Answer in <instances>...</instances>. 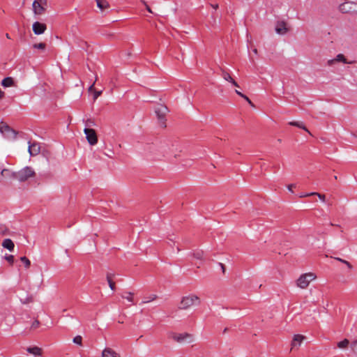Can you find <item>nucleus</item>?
Returning <instances> with one entry per match:
<instances>
[{
    "label": "nucleus",
    "instance_id": "obj_1",
    "mask_svg": "<svg viewBox=\"0 0 357 357\" xmlns=\"http://www.w3.org/2000/svg\"><path fill=\"white\" fill-rule=\"evenodd\" d=\"M168 337L178 344L192 343L195 341L194 335L188 333L169 332Z\"/></svg>",
    "mask_w": 357,
    "mask_h": 357
},
{
    "label": "nucleus",
    "instance_id": "obj_2",
    "mask_svg": "<svg viewBox=\"0 0 357 357\" xmlns=\"http://www.w3.org/2000/svg\"><path fill=\"white\" fill-rule=\"evenodd\" d=\"M201 304L200 298L194 294H190L183 296L180 302V309L188 310L195 305H199Z\"/></svg>",
    "mask_w": 357,
    "mask_h": 357
},
{
    "label": "nucleus",
    "instance_id": "obj_3",
    "mask_svg": "<svg viewBox=\"0 0 357 357\" xmlns=\"http://www.w3.org/2000/svg\"><path fill=\"white\" fill-rule=\"evenodd\" d=\"M317 275L314 273H306L301 275L296 280V286L302 289H307L310 282L316 280Z\"/></svg>",
    "mask_w": 357,
    "mask_h": 357
},
{
    "label": "nucleus",
    "instance_id": "obj_4",
    "mask_svg": "<svg viewBox=\"0 0 357 357\" xmlns=\"http://www.w3.org/2000/svg\"><path fill=\"white\" fill-rule=\"evenodd\" d=\"M48 6L47 0H34L32 3V10L35 15L44 14Z\"/></svg>",
    "mask_w": 357,
    "mask_h": 357
},
{
    "label": "nucleus",
    "instance_id": "obj_5",
    "mask_svg": "<svg viewBox=\"0 0 357 357\" xmlns=\"http://www.w3.org/2000/svg\"><path fill=\"white\" fill-rule=\"evenodd\" d=\"M34 176L35 172L33 169L30 167H25L16 172V180H18L20 182H24Z\"/></svg>",
    "mask_w": 357,
    "mask_h": 357
},
{
    "label": "nucleus",
    "instance_id": "obj_6",
    "mask_svg": "<svg viewBox=\"0 0 357 357\" xmlns=\"http://www.w3.org/2000/svg\"><path fill=\"white\" fill-rule=\"evenodd\" d=\"M339 63L343 64H351L353 63V61H349L343 54H338L334 58L328 59L326 64L328 66L333 67Z\"/></svg>",
    "mask_w": 357,
    "mask_h": 357
},
{
    "label": "nucleus",
    "instance_id": "obj_7",
    "mask_svg": "<svg viewBox=\"0 0 357 357\" xmlns=\"http://www.w3.org/2000/svg\"><path fill=\"white\" fill-rule=\"evenodd\" d=\"M340 10L342 13H354L357 12V2L347 1L340 5Z\"/></svg>",
    "mask_w": 357,
    "mask_h": 357
},
{
    "label": "nucleus",
    "instance_id": "obj_8",
    "mask_svg": "<svg viewBox=\"0 0 357 357\" xmlns=\"http://www.w3.org/2000/svg\"><path fill=\"white\" fill-rule=\"evenodd\" d=\"M84 132L86 135V138L90 145H95L98 142V137L96 131L91 128H84Z\"/></svg>",
    "mask_w": 357,
    "mask_h": 357
},
{
    "label": "nucleus",
    "instance_id": "obj_9",
    "mask_svg": "<svg viewBox=\"0 0 357 357\" xmlns=\"http://www.w3.org/2000/svg\"><path fill=\"white\" fill-rule=\"evenodd\" d=\"M169 109L165 105L159 104L155 108V113L156 114L159 120L163 121L166 114L168 113Z\"/></svg>",
    "mask_w": 357,
    "mask_h": 357
},
{
    "label": "nucleus",
    "instance_id": "obj_10",
    "mask_svg": "<svg viewBox=\"0 0 357 357\" xmlns=\"http://www.w3.org/2000/svg\"><path fill=\"white\" fill-rule=\"evenodd\" d=\"M0 132L6 138H15L16 136L15 132L4 123L0 124Z\"/></svg>",
    "mask_w": 357,
    "mask_h": 357
},
{
    "label": "nucleus",
    "instance_id": "obj_11",
    "mask_svg": "<svg viewBox=\"0 0 357 357\" xmlns=\"http://www.w3.org/2000/svg\"><path fill=\"white\" fill-rule=\"evenodd\" d=\"M32 29L36 35H40L46 31L47 26L44 23L35 22L32 25Z\"/></svg>",
    "mask_w": 357,
    "mask_h": 357
},
{
    "label": "nucleus",
    "instance_id": "obj_12",
    "mask_svg": "<svg viewBox=\"0 0 357 357\" xmlns=\"http://www.w3.org/2000/svg\"><path fill=\"white\" fill-rule=\"evenodd\" d=\"M28 151L31 156H36L40 152V146L38 143L29 142Z\"/></svg>",
    "mask_w": 357,
    "mask_h": 357
},
{
    "label": "nucleus",
    "instance_id": "obj_13",
    "mask_svg": "<svg viewBox=\"0 0 357 357\" xmlns=\"http://www.w3.org/2000/svg\"><path fill=\"white\" fill-rule=\"evenodd\" d=\"M275 31L279 35H284L289 31L287 23L284 21L278 22L275 25Z\"/></svg>",
    "mask_w": 357,
    "mask_h": 357
},
{
    "label": "nucleus",
    "instance_id": "obj_14",
    "mask_svg": "<svg viewBox=\"0 0 357 357\" xmlns=\"http://www.w3.org/2000/svg\"><path fill=\"white\" fill-rule=\"evenodd\" d=\"M305 339V337L302 335H294L292 342H291V349L295 347H298L301 346L303 341Z\"/></svg>",
    "mask_w": 357,
    "mask_h": 357
},
{
    "label": "nucleus",
    "instance_id": "obj_15",
    "mask_svg": "<svg viewBox=\"0 0 357 357\" xmlns=\"http://www.w3.org/2000/svg\"><path fill=\"white\" fill-rule=\"evenodd\" d=\"M1 175L8 179H16V172H11L8 169H3L1 172Z\"/></svg>",
    "mask_w": 357,
    "mask_h": 357
},
{
    "label": "nucleus",
    "instance_id": "obj_16",
    "mask_svg": "<svg viewBox=\"0 0 357 357\" xmlns=\"http://www.w3.org/2000/svg\"><path fill=\"white\" fill-rule=\"evenodd\" d=\"M221 75L225 80L231 83L236 87H239L238 83L231 77L229 73L222 70Z\"/></svg>",
    "mask_w": 357,
    "mask_h": 357
},
{
    "label": "nucleus",
    "instance_id": "obj_17",
    "mask_svg": "<svg viewBox=\"0 0 357 357\" xmlns=\"http://www.w3.org/2000/svg\"><path fill=\"white\" fill-rule=\"evenodd\" d=\"M102 357H120V356L110 348H105L102 353Z\"/></svg>",
    "mask_w": 357,
    "mask_h": 357
},
{
    "label": "nucleus",
    "instance_id": "obj_18",
    "mask_svg": "<svg viewBox=\"0 0 357 357\" xmlns=\"http://www.w3.org/2000/svg\"><path fill=\"white\" fill-rule=\"evenodd\" d=\"M2 246L8 249L9 251H13L15 248L14 243L10 238H6L3 241Z\"/></svg>",
    "mask_w": 357,
    "mask_h": 357
},
{
    "label": "nucleus",
    "instance_id": "obj_19",
    "mask_svg": "<svg viewBox=\"0 0 357 357\" xmlns=\"http://www.w3.org/2000/svg\"><path fill=\"white\" fill-rule=\"evenodd\" d=\"M26 351L29 354H31L35 356H40L42 355V349L38 347H28L26 349Z\"/></svg>",
    "mask_w": 357,
    "mask_h": 357
},
{
    "label": "nucleus",
    "instance_id": "obj_20",
    "mask_svg": "<svg viewBox=\"0 0 357 357\" xmlns=\"http://www.w3.org/2000/svg\"><path fill=\"white\" fill-rule=\"evenodd\" d=\"M289 124L290 126H296V127H298L299 128H301V129L304 130L305 131L307 132L309 134L311 135L310 131L307 130V128L305 126V125L302 122H300V121H290V122H289Z\"/></svg>",
    "mask_w": 357,
    "mask_h": 357
},
{
    "label": "nucleus",
    "instance_id": "obj_21",
    "mask_svg": "<svg viewBox=\"0 0 357 357\" xmlns=\"http://www.w3.org/2000/svg\"><path fill=\"white\" fill-rule=\"evenodd\" d=\"M97 3V6L101 10H103L106 8H109V3L107 0H96Z\"/></svg>",
    "mask_w": 357,
    "mask_h": 357
},
{
    "label": "nucleus",
    "instance_id": "obj_22",
    "mask_svg": "<svg viewBox=\"0 0 357 357\" xmlns=\"http://www.w3.org/2000/svg\"><path fill=\"white\" fill-rule=\"evenodd\" d=\"M122 298L126 299L134 305V294L132 292H125L121 295Z\"/></svg>",
    "mask_w": 357,
    "mask_h": 357
},
{
    "label": "nucleus",
    "instance_id": "obj_23",
    "mask_svg": "<svg viewBox=\"0 0 357 357\" xmlns=\"http://www.w3.org/2000/svg\"><path fill=\"white\" fill-rule=\"evenodd\" d=\"M1 84L4 87L12 86L13 85V79L10 77H6L2 80Z\"/></svg>",
    "mask_w": 357,
    "mask_h": 357
},
{
    "label": "nucleus",
    "instance_id": "obj_24",
    "mask_svg": "<svg viewBox=\"0 0 357 357\" xmlns=\"http://www.w3.org/2000/svg\"><path fill=\"white\" fill-rule=\"evenodd\" d=\"M113 277V275L111 273L107 274V280L108 282L109 286L112 290L115 289V283L112 281V278Z\"/></svg>",
    "mask_w": 357,
    "mask_h": 357
},
{
    "label": "nucleus",
    "instance_id": "obj_25",
    "mask_svg": "<svg viewBox=\"0 0 357 357\" xmlns=\"http://www.w3.org/2000/svg\"><path fill=\"white\" fill-rule=\"evenodd\" d=\"M349 341L347 339H344L337 343V347L340 349H344L348 347Z\"/></svg>",
    "mask_w": 357,
    "mask_h": 357
},
{
    "label": "nucleus",
    "instance_id": "obj_26",
    "mask_svg": "<svg viewBox=\"0 0 357 357\" xmlns=\"http://www.w3.org/2000/svg\"><path fill=\"white\" fill-rule=\"evenodd\" d=\"M20 260L22 262H23V264H24V266L28 268H29L30 265H31V261L30 260L26 257H20Z\"/></svg>",
    "mask_w": 357,
    "mask_h": 357
},
{
    "label": "nucleus",
    "instance_id": "obj_27",
    "mask_svg": "<svg viewBox=\"0 0 357 357\" xmlns=\"http://www.w3.org/2000/svg\"><path fill=\"white\" fill-rule=\"evenodd\" d=\"M157 298V296L155 294H152L147 298H145L142 301L143 303H147L151 301H155Z\"/></svg>",
    "mask_w": 357,
    "mask_h": 357
},
{
    "label": "nucleus",
    "instance_id": "obj_28",
    "mask_svg": "<svg viewBox=\"0 0 357 357\" xmlns=\"http://www.w3.org/2000/svg\"><path fill=\"white\" fill-rule=\"evenodd\" d=\"M73 342L76 344H78V345H82V336L80 335H77L75 336L73 340Z\"/></svg>",
    "mask_w": 357,
    "mask_h": 357
},
{
    "label": "nucleus",
    "instance_id": "obj_29",
    "mask_svg": "<svg viewBox=\"0 0 357 357\" xmlns=\"http://www.w3.org/2000/svg\"><path fill=\"white\" fill-rule=\"evenodd\" d=\"M45 47H46V45L44 43H40L33 45V48L43 50L45 49Z\"/></svg>",
    "mask_w": 357,
    "mask_h": 357
},
{
    "label": "nucleus",
    "instance_id": "obj_30",
    "mask_svg": "<svg viewBox=\"0 0 357 357\" xmlns=\"http://www.w3.org/2000/svg\"><path fill=\"white\" fill-rule=\"evenodd\" d=\"M203 255H204V253L202 251H196L193 253L194 257L197 259H202Z\"/></svg>",
    "mask_w": 357,
    "mask_h": 357
},
{
    "label": "nucleus",
    "instance_id": "obj_31",
    "mask_svg": "<svg viewBox=\"0 0 357 357\" xmlns=\"http://www.w3.org/2000/svg\"><path fill=\"white\" fill-rule=\"evenodd\" d=\"M5 259L8 261L11 265L14 263V256L9 255L5 256Z\"/></svg>",
    "mask_w": 357,
    "mask_h": 357
},
{
    "label": "nucleus",
    "instance_id": "obj_32",
    "mask_svg": "<svg viewBox=\"0 0 357 357\" xmlns=\"http://www.w3.org/2000/svg\"><path fill=\"white\" fill-rule=\"evenodd\" d=\"M39 326H40V322L38 320H35L31 326V329L35 330V329L38 328L39 327Z\"/></svg>",
    "mask_w": 357,
    "mask_h": 357
},
{
    "label": "nucleus",
    "instance_id": "obj_33",
    "mask_svg": "<svg viewBox=\"0 0 357 357\" xmlns=\"http://www.w3.org/2000/svg\"><path fill=\"white\" fill-rule=\"evenodd\" d=\"M340 261L342 262L343 264H346L347 266L351 269L353 268L352 265L347 261L344 260V259H337Z\"/></svg>",
    "mask_w": 357,
    "mask_h": 357
},
{
    "label": "nucleus",
    "instance_id": "obj_34",
    "mask_svg": "<svg viewBox=\"0 0 357 357\" xmlns=\"http://www.w3.org/2000/svg\"><path fill=\"white\" fill-rule=\"evenodd\" d=\"M314 195H317L323 202H324L326 201V196L324 195H322V194H320L318 192H315Z\"/></svg>",
    "mask_w": 357,
    "mask_h": 357
},
{
    "label": "nucleus",
    "instance_id": "obj_35",
    "mask_svg": "<svg viewBox=\"0 0 357 357\" xmlns=\"http://www.w3.org/2000/svg\"><path fill=\"white\" fill-rule=\"evenodd\" d=\"M315 195V192H310V193H301L300 195H299V197L302 198V197H310V196H312Z\"/></svg>",
    "mask_w": 357,
    "mask_h": 357
},
{
    "label": "nucleus",
    "instance_id": "obj_36",
    "mask_svg": "<svg viewBox=\"0 0 357 357\" xmlns=\"http://www.w3.org/2000/svg\"><path fill=\"white\" fill-rule=\"evenodd\" d=\"M102 93V91H96L93 94V99L96 100Z\"/></svg>",
    "mask_w": 357,
    "mask_h": 357
},
{
    "label": "nucleus",
    "instance_id": "obj_37",
    "mask_svg": "<svg viewBox=\"0 0 357 357\" xmlns=\"http://www.w3.org/2000/svg\"><path fill=\"white\" fill-rule=\"evenodd\" d=\"M295 187H296V185H295L294 184H290V185H289L287 186V188H288V190H289L290 192H293V188H295Z\"/></svg>",
    "mask_w": 357,
    "mask_h": 357
},
{
    "label": "nucleus",
    "instance_id": "obj_38",
    "mask_svg": "<svg viewBox=\"0 0 357 357\" xmlns=\"http://www.w3.org/2000/svg\"><path fill=\"white\" fill-rule=\"evenodd\" d=\"M242 98H244L245 100H247L249 102V104H250L251 105H253L251 100L245 95V97H242Z\"/></svg>",
    "mask_w": 357,
    "mask_h": 357
},
{
    "label": "nucleus",
    "instance_id": "obj_39",
    "mask_svg": "<svg viewBox=\"0 0 357 357\" xmlns=\"http://www.w3.org/2000/svg\"><path fill=\"white\" fill-rule=\"evenodd\" d=\"M236 93L241 97H245V95L243 94L241 92L238 91V90H236Z\"/></svg>",
    "mask_w": 357,
    "mask_h": 357
},
{
    "label": "nucleus",
    "instance_id": "obj_40",
    "mask_svg": "<svg viewBox=\"0 0 357 357\" xmlns=\"http://www.w3.org/2000/svg\"><path fill=\"white\" fill-rule=\"evenodd\" d=\"M145 6H146V10L149 12V13H152V10L150 8V7L146 3H144Z\"/></svg>",
    "mask_w": 357,
    "mask_h": 357
},
{
    "label": "nucleus",
    "instance_id": "obj_41",
    "mask_svg": "<svg viewBox=\"0 0 357 357\" xmlns=\"http://www.w3.org/2000/svg\"><path fill=\"white\" fill-rule=\"evenodd\" d=\"M94 84H95V83H93V84L90 86V87H89V91H92L93 90Z\"/></svg>",
    "mask_w": 357,
    "mask_h": 357
},
{
    "label": "nucleus",
    "instance_id": "obj_42",
    "mask_svg": "<svg viewBox=\"0 0 357 357\" xmlns=\"http://www.w3.org/2000/svg\"><path fill=\"white\" fill-rule=\"evenodd\" d=\"M211 6H212V8H213L214 9H218V4H215V5L211 4Z\"/></svg>",
    "mask_w": 357,
    "mask_h": 357
},
{
    "label": "nucleus",
    "instance_id": "obj_43",
    "mask_svg": "<svg viewBox=\"0 0 357 357\" xmlns=\"http://www.w3.org/2000/svg\"><path fill=\"white\" fill-rule=\"evenodd\" d=\"M3 96V92L0 89V99Z\"/></svg>",
    "mask_w": 357,
    "mask_h": 357
},
{
    "label": "nucleus",
    "instance_id": "obj_44",
    "mask_svg": "<svg viewBox=\"0 0 357 357\" xmlns=\"http://www.w3.org/2000/svg\"><path fill=\"white\" fill-rule=\"evenodd\" d=\"M253 52H254L255 54H257V50L256 48H255V49L253 50Z\"/></svg>",
    "mask_w": 357,
    "mask_h": 357
},
{
    "label": "nucleus",
    "instance_id": "obj_45",
    "mask_svg": "<svg viewBox=\"0 0 357 357\" xmlns=\"http://www.w3.org/2000/svg\"><path fill=\"white\" fill-rule=\"evenodd\" d=\"M6 37L7 38H8V39H10V36H9V34H8V33H6Z\"/></svg>",
    "mask_w": 357,
    "mask_h": 357
},
{
    "label": "nucleus",
    "instance_id": "obj_46",
    "mask_svg": "<svg viewBox=\"0 0 357 357\" xmlns=\"http://www.w3.org/2000/svg\"><path fill=\"white\" fill-rule=\"evenodd\" d=\"M227 331V328H225L224 329V331H223V333H226Z\"/></svg>",
    "mask_w": 357,
    "mask_h": 357
}]
</instances>
